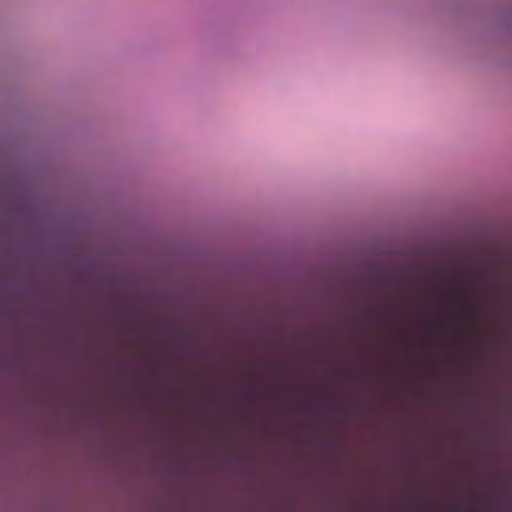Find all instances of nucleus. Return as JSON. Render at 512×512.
I'll return each mask as SVG.
<instances>
[{
    "instance_id": "obj_1",
    "label": "nucleus",
    "mask_w": 512,
    "mask_h": 512,
    "mask_svg": "<svg viewBox=\"0 0 512 512\" xmlns=\"http://www.w3.org/2000/svg\"><path fill=\"white\" fill-rule=\"evenodd\" d=\"M412 509H413V510H416V511H420V510H422V504H421V503H419V502H416V503H414V504L412 505Z\"/></svg>"
},
{
    "instance_id": "obj_2",
    "label": "nucleus",
    "mask_w": 512,
    "mask_h": 512,
    "mask_svg": "<svg viewBox=\"0 0 512 512\" xmlns=\"http://www.w3.org/2000/svg\"><path fill=\"white\" fill-rule=\"evenodd\" d=\"M161 245H162V246L164 245V242H163V241L161 242Z\"/></svg>"
},
{
    "instance_id": "obj_3",
    "label": "nucleus",
    "mask_w": 512,
    "mask_h": 512,
    "mask_svg": "<svg viewBox=\"0 0 512 512\" xmlns=\"http://www.w3.org/2000/svg\"><path fill=\"white\" fill-rule=\"evenodd\" d=\"M161 355H162V356L164 355V352H163V351L161 352Z\"/></svg>"
},
{
    "instance_id": "obj_4",
    "label": "nucleus",
    "mask_w": 512,
    "mask_h": 512,
    "mask_svg": "<svg viewBox=\"0 0 512 512\" xmlns=\"http://www.w3.org/2000/svg\"><path fill=\"white\" fill-rule=\"evenodd\" d=\"M161 383H162V384L164 383V380H163V379L161 380Z\"/></svg>"
},
{
    "instance_id": "obj_5",
    "label": "nucleus",
    "mask_w": 512,
    "mask_h": 512,
    "mask_svg": "<svg viewBox=\"0 0 512 512\" xmlns=\"http://www.w3.org/2000/svg\"><path fill=\"white\" fill-rule=\"evenodd\" d=\"M161 403H162V404L164 403V400H163V399L161 400Z\"/></svg>"
}]
</instances>
